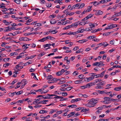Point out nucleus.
Listing matches in <instances>:
<instances>
[{
    "label": "nucleus",
    "instance_id": "nucleus-5",
    "mask_svg": "<svg viewBox=\"0 0 121 121\" xmlns=\"http://www.w3.org/2000/svg\"><path fill=\"white\" fill-rule=\"evenodd\" d=\"M103 12L100 10L98 11L97 12H96L95 13V14L97 16H98L100 15H102L103 13Z\"/></svg>",
    "mask_w": 121,
    "mask_h": 121
},
{
    "label": "nucleus",
    "instance_id": "nucleus-22",
    "mask_svg": "<svg viewBox=\"0 0 121 121\" xmlns=\"http://www.w3.org/2000/svg\"><path fill=\"white\" fill-rule=\"evenodd\" d=\"M72 27L71 26V25H69L68 26H66L63 28V29L64 30H67L69 28H70Z\"/></svg>",
    "mask_w": 121,
    "mask_h": 121
},
{
    "label": "nucleus",
    "instance_id": "nucleus-59",
    "mask_svg": "<svg viewBox=\"0 0 121 121\" xmlns=\"http://www.w3.org/2000/svg\"><path fill=\"white\" fill-rule=\"evenodd\" d=\"M62 96H66L67 95V93L66 92H63L62 93Z\"/></svg>",
    "mask_w": 121,
    "mask_h": 121
},
{
    "label": "nucleus",
    "instance_id": "nucleus-60",
    "mask_svg": "<svg viewBox=\"0 0 121 121\" xmlns=\"http://www.w3.org/2000/svg\"><path fill=\"white\" fill-rule=\"evenodd\" d=\"M24 99L19 100L17 102V103L20 102V103H22L23 102H24Z\"/></svg>",
    "mask_w": 121,
    "mask_h": 121
},
{
    "label": "nucleus",
    "instance_id": "nucleus-14",
    "mask_svg": "<svg viewBox=\"0 0 121 121\" xmlns=\"http://www.w3.org/2000/svg\"><path fill=\"white\" fill-rule=\"evenodd\" d=\"M50 23L51 24H53L56 23V21L54 19H52L50 21Z\"/></svg>",
    "mask_w": 121,
    "mask_h": 121
},
{
    "label": "nucleus",
    "instance_id": "nucleus-42",
    "mask_svg": "<svg viewBox=\"0 0 121 121\" xmlns=\"http://www.w3.org/2000/svg\"><path fill=\"white\" fill-rule=\"evenodd\" d=\"M113 32L112 31L105 33V36H107L109 35H110V33H112Z\"/></svg>",
    "mask_w": 121,
    "mask_h": 121
},
{
    "label": "nucleus",
    "instance_id": "nucleus-21",
    "mask_svg": "<svg viewBox=\"0 0 121 121\" xmlns=\"http://www.w3.org/2000/svg\"><path fill=\"white\" fill-rule=\"evenodd\" d=\"M91 83H90L87 84L85 86V87L87 88H89L91 86Z\"/></svg>",
    "mask_w": 121,
    "mask_h": 121
},
{
    "label": "nucleus",
    "instance_id": "nucleus-63",
    "mask_svg": "<svg viewBox=\"0 0 121 121\" xmlns=\"http://www.w3.org/2000/svg\"><path fill=\"white\" fill-rule=\"evenodd\" d=\"M17 81V80L16 79H15L11 83L12 84H14L15 83H16Z\"/></svg>",
    "mask_w": 121,
    "mask_h": 121
},
{
    "label": "nucleus",
    "instance_id": "nucleus-51",
    "mask_svg": "<svg viewBox=\"0 0 121 121\" xmlns=\"http://www.w3.org/2000/svg\"><path fill=\"white\" fill-rule=\"evenodd\" d=\"M107 0H101L99 2L100 3H104L106 2H106Z\"/></svg>",
    "mask_w": 121,
    "mask_h": 121
},
{
    "label": "nucleus",
    "instance_id": "nucleus-38",
    "mask_svg": "<svg viewBox=\"0 0 121 121\" xmlns=\"http://www.w3.org/2000/svg\"><path fill=\"white\" fill-rule=\"evenodd\" d=\"M78 25V24H77L75 22L72 23L71 25L72 27L73 26H77Z\"/></svg>",
    "mask_w": 121,
    "mask_h": 121
},
{
    "label": "nucleus",
    "instance_id": "nucleus-2",
    "mask_svg": "<svg viewBox=\"0 0 121 121\" xmlns=\"http://www.w3.org/2000/svg\"><path fill=\"white\" fill-rule=\"evenodd\" d=\"M105 71H104L102 73H101L100 74H97L96 75H94L95 76H98L95 77V78H97L98 77H102L104 76V74L105 73Z\"/></svg>",
    "mask_w": 121,
    "mask_h": 121
},
{
    "label": "nucleus",
    "instance_id": "nucleus-8",
    "mask_svg": "<svg viewBox=\"0 0 121 121\" xmlns=\"http://www.w3.org/2000/svg\"><path fill=\"white\" fill-rule=\"evenodd\" d=\"M88 40L87 39H84L82 40H79L78 41H77V42L79 43H82L85 42L87 41Z\"/></svg>",
    "mask_w": 121,
    "mask_h": 121
},
{
    "label": "nucleus",
    "instance_id": "nucleus-64",
    "mask_svg": "<svg viewBox=\"0 0 121 121\" xmlns=\"http://www.w3.org/2000/svg\"><path fill=\"white\" fill-rule=\"evenodd\" d=\"M98 62H95V63H94L92 65L93 66H97V65H98Z\"/></svg>",
    "mask_w": 121,
    "mask_h": 121
},
{
    "label": "nucleus",
    "instance_id": "nucleus-24",
    "mask_svg": "<svg viewBox=\"0 0 121 121\" xmlns=\"http://www.w3.org/2000/svg\"><path fill=\"white\" fill-rule=\"evenodd\" d=\"M92 77H90L89 78H85L86 79H87V82H89L91 80H92L93 79V78Z\"/></svg>",
    "mask_w": 121,
    "mask_h": 121
},
{
    "label": "nucleus",
    "instance_id": "nucleus-62",
    "mask_svg": "<svg viewBox=\"0 0 121 121\" xmlns=\"http://www.w3.org/2000/svg\"><path fill=\"white\" fill-rule=\"evenodd\" d=\"M37 103L38 104H45V103H44V100H43V101H39V102H38V103Z\"/></svg>",
    "mask_w": 121,
    "mask_h": 121
},
{
    "label": "nucleus",
    "instance_id": "nucleus-37",
    "mask_svg": "<svg viewBox=\"0 0 121 121\" xmlns=\"http://www.w3.org/2000/svg\"><path fill=\"white\" fill-rule=\"evenodd\" d=\"M35 90H32L30 91V93L31 94H36V93L35 92Z\"/></svg>",
    "mask_w": 121,
    "mask_h": 121
},
{
    "label": "nucleus",
    "instance_id": "nucleus-27",
    "mask_svg": "<svg viewBox=\"0 0 121 121\" xmlns=\"http://www.w3.org/2000/svg\"><path fill=\"white\" fill-rule=\"evenodd\" d=\"M56 96L54 98L55 99L63 98V97L61 96H58L56 95Z\"/></svg>",
    "mask_w": 121,
    "mask_h": 121
},
{
    "label": "nucleus",
    "instance_id": "nucleus-54",
    "mask_svg": "<svg viewBox=\"0 0 121 121\" xmlns=\"http://www.w3.org/2000/svg\"><path fill=\"white\" fill-rule=\"evenodd\" d=\"M103 62L102 61H100L98 63V65H97V66L100 67V66L103 63Z\"/></svg>",
    "mask_w": 121,
    "mask_h": 121
},
{
    "label": "nucleus",
    "instance_id": "nucleus-29",
    "mask_svg": "<svg viewBox=\"0 0 121 121\" xmlns=\"http://www.w3.org/2000/svg\"><path fill=\"white\" fill-rule=\"evenodd\" d=\"M51 45V44H47L44 45H43V46L44 48H45L47 47H49Z\"/></svg>",
    "mask_w": 121,
    "mask_h": 121
},
{
    "label": "nucleus",
    "instance_id": "nucleus-53",
    "mask_svg": "<svg viewBox=\"0 0 121 121\" xmlns=\"http://www.w3.org/2000/svg\"><path fill=\"white\" fill-rule=\"evenodd\" d=\"M101 81H102V80L101 79H96L95 80V83L100 82Z\"/></svg>",
    "mask_w": 121,
    "mask_h": 121
},
{
    "label": "nucleus",
    "instance_id": "nucleus-12",
    "mask_svg": "<svg viewBox=\"0 0 121 121\" xmlns=\"http://www.w3.org/2000/svg\"><path fill=\"white\" fill-rule=\"evenodd\" d=\"M75 112H71L70 114H69L67 116V118H69L71 116H72L75 114Z\"/></svg>",
    "mask_w": 121,
    "mask_h": 121
},
{
    "label": "nucleus",
    "instance_id": "nucleus-41",
    "mask_svg": "<svg viewBox=\"0 0 121 121\" xmlns=\"http://www.w3.org/2000/svg\"><path fill=\"white\" fill-rule=\"evenodd\" d=\"M93 15V14L92 15V14H90L86 17H87L88 19L91 18Z\"/></svg>",
    "mask_w": 121,
    "mask_h": 121
},
{
    "label": "nucleus",
    "instance_id": "nucleus-57",
    "mask_svg": "<svg viewBox=\"0 0 121 121\" xmlns=\"http://www.w3.org/2000/svg\"><path fill=\"white\" fill-rule=\"evenodd\" d=\"M53 77L51 75H49L48 76L47 78L48 79H51Z\"/></svg>",
    "mask_w": 121,
    "mask_h": 121
},
{
    "label": "nucleus",
    "instance_id": "nucleus-1",
    "mask_svg": "<svg viewBox=\"0 0 121 121\" xmlns=\"http://www.w3.org/2000/svg\"><path fill=\"white\" fill-rule=\"evenodd\" d=\"M89 102L90 104H91L93 106V107L94 106V105L97 103V100L94 99H92Z\"/></svg>",
    "mask_w": 121,
    "mask_h": 121
},
{
    "label": "nucleus",
    "instance_id": "nucleus-39",
    "mask_svg": "<svg viewBox=\"0 0 121 121\" xmlns=\"http://www.w3.org/2000/svg\"><path fill=\"white\" fill-rule=\"evenodd\" d=\"M88 7H90V8H88V9L86 10V12H90L91 10V8L92 7V6H89Z\"/></svg>",
    "mask_w": 121,
    "mask_h": 121
},
{
    "label": "nucleus",
    "instance_id": "nucleus-10",
    "mask_svg": "<svg viewBox=\"0 0 121 121\" xmlns=\"http://www.w3.org/2000/svg\"><path fill=\"white\" fill-rule=\"evenodd\" d=\"M24 53L22 52L20 54V55L19 56H17L16 58V59H18L22 58V56H23Z\"/></svg>",
    "mask_w": 121,
    "mask_h": 121
},
{
    "label": "nucleus",
    "instance_id": "nucleus-35",
    "mask_svg": "<svg viewBox=\"0 0 121 121\" xmlns=\"http://www.w3.org/2000/svg\"><path fill=\"white\" fill-rule=\"evenodd\" d=\"M23 92V91H19L16 93V95H20Z\"/></svg>",
    "mask_w": 121,
    "mask_h": 121
},
{
    "label": "nucleus",
    "instance_id": "nucleus-49",
    "mask_svg": "<svg viewBox=\"0 0 121 121\" xmlns=\"http://www.w3.org/2000/svg\"><path fill=\"white\" fill-rule=\"evenodd\" d=\"M6 35L7 36H15V35H13V33H10L9 34L7 35Z\"/></svg>",
    "mask_w": 121,
    "mask_h": 121
},
{
    "label": "nucleus",
    "instance_id": "nucleus-16",
    "mask_svg": "<svg viewBox=\"0 0 121 121\" xmlns=\"http://www.w3.org/2000/svg\"><path fill=\"white\" fill-rule=\"evenodd\" d=\"M82 108L83 109H82L81 110V112H82V111H83L84 112L88 111L89 110V109L88 108V109H86V108Z\"/></svg>",
    "mask_w": 121,
    "mask_h": 121
},
{
    "label": "nucleus",
    "instance_id": "nucleus-55",
    "mask_svg": "<svg viewBox=\"0 0 121 121\" xmlns=\"http://www.w3.org/2000/svg\"><path fill=\"white\" fill-rule=\"evenodd\" d=\"M69 22V20H67L66 21H65V22H63L62 23V25H65V24H66L67 23H69L68 22Z\"/></svg>",
    "mask_w": 121,
    "mask_h": 121
},
{
    "label": "nucleus",
    "instance_id": "nucleus-26",
    "mask_svg": "<svg viewBox=\"0 0 121 121\" xmlns=\"http://www.w3.org/2000/svg\"><path fill=\"white\" fill-rule=\"evenodd\" d=\"M68 107H71V108H76L77 107V106L76 105H72L68 106Z\"/></svg>",
    "mask_w": 121,
    "mask_h": 121
},
{
    "label": "nucleus",
    "instance_id": "nucleus-58",
    "mask_svg": "<svg viewBox=\"0 0 121 121\" xmlns=\"http://www.w3.org/2000/svg\"><path fill=\"white\" fill-rule=\"evenodd\" d=\"M16 93H17V92H13V93H11V95H9V96H13L14 95H15V94H16Z\"/></svg>",
    "mask_w": 121,
    "mask_h": 121
},
{
    "label": "nucleus",
    "instance_id": "nucleus-45",
    "mask_svg": "<svg viewBox=\"0 0 121 121\" xmlns=\"http://www.w3.org/2000/svg\"><path fill=\"white\" fill-rule=\"evenodd\" d=\"M10 65V64L9 63H5L3 65V66L4 67H6L7 66H8Z\"/></svg>",
    "mask_w": 121,
    "mask_h": 121
},
{
    "label": "nucleus",
    "instance_id": "nucleus-43",
    "mask_svg": "<svg viewBox=\"0 0 121 121\" xmlns=\"http://www.w3.org/2000/svg\"><path fill=\"white\" fill-rule=\"evenodd\" d=\"M83 76H84V75L83 74H81L79 75L78 76V77H79V78L80 79H83L84 78H83Z\"/></svg>",
    "mask_w": 121,
    "mask_h": 121
},
{
    "label": "nucleus",
    "instance_id": "nucleus-34",
    "mask_svg": "<svg viewBox=\"0 0 121 121\" xmlns=\"http://www.w3.org/2000/svg\"><path fill=\"white\" fill-rule=\"evenodd\" d=\"M73 88V87L71 86L68 87L66 88V90L68 91H69L71 90V89Z\"/></svg>",
    "mask_w": 121,
    "mask_h": 121
},
{
    "label": "nucleus",
    "instance_id": "nucleus-50",
    "mask_svg": "<svg viewBox=\"0 0 121 121\" xmlns=\"http://www.w3.org/2000/svg\"><path fill=\"white\" fill-rule=\"evenodd\" d=\"M97 91L98 93H99L100 94H102L103 93H104V91Z\"/></svg>",
    "mask_w": 121,
    "mask_h": 121
},
{
    "label": "nucleus",
    "instance_id": "nucleus-19",
    "mask_svg": "<svg viewBox=\"0 0 121 121\" xmlns=\"http://www.w3.org/2000/svg\"><path fill=\"white\" fill-rule=\"evenodd\" d=\"M112 29V25H111L110 26L106 27L104 29V30H108V29Z\"/></svg>",
    "mask_w": 121,
    "mask_h": 121
},
{
    "label": "nucleus",
    "instance_id": "nucleus-44",
    "mask_svg": "<svg viewBox=\"0 0 121 121\" xmlns=\"http://www.w3.org/2000/svg\"><path fill=\"white\" fill-rule=\"evenodd\" d=\"M85 4L84 3H82V4H81L79 6V7L78 8V9L82 8H83Z\"/></svg>",
    "mask_w": 121,
    "mask_h": 121
},
{
    "label": "nucleus",
    "instance_id": "nucleus-9",
    "mask_svg": "<svg viewBox=\"0 0 121 121\" xmlns=\"http://www.w3.org/2000/svg\"><path fill=\"white\" fill-rule=\"evenodd\" d=\"M105 84V83L104 81H103L101 82H100L98 83L96 85L97 86H104Z\"/></svg>",
    "mask_w": 121,
    "mask_h": 121
},
{
    "label": "nucleus",
    "instance_id": "nucleus-32",
    "mask_svg": "<svg viewBox=\"0 0 121 121\" xmlns=\"http://www.w3.org/2000/svg\"><path fill=\"white\" fill-rule=\"evenodd\" d=\"M14 1L17 4H20L21 1L20 0H14Z\"/></svg>",
    "mask_w": 121,
    "mask_h": 121
},
{
    "label": "nucleus",
    "instance_id": "nucleus-23",
    "mask_svg": "<svg viewBox=\"0 0 121 121\" xmlns=\"http://www.w3.org/2000/svg\"><path fill=\"white\" fill-rule=\"evenodd\" d=\"M108 45V44L106 42H104L103 43H102V45L104 46V48L105 47Z\"/></svg>",
    "mask_w": 121,
    "mask_h": 121
},
{
    "label": "nucleus",
    "instance_id": "nucleus-48",
    "mask_svg": "<svg viewBox=\"0 0 121 121\" xmlns=\"http://www.w3.org/2000/svg\"><path fill=\"white\" fill-rule=\"evenodd\" d=\"M45 54V52H42L40 54H39L38 55V56H43V55H44Z\"/></svg>",
    "mask_w": 121,
    "mask_h": 121
},
{
    "label": "nucleus",
    "instance_id": "nucleus-46",
    "mask_svg": "<svg viewBox=\"0 0 121 121\" xmlns=\"http://www.w3.org/2000/svg\"><path fill=\"white\" fill-rule=\"evenodd\" d=\"M68 85L67 84H65L61 85L60 87L62 88H64L65 87L68 86Z\"/></svg>",
    "mask_w": 121,
    "mask_h": 121
},
{
    "label": "nucleus",
    "instance_id": "nucleus-56",
    "mask_svg": "<svg viewBox=\"0 0 121 121\" xmlns=\"http://www.w3.org/2000/svg\"><path fill=\"white\" fill-rule=\"evenodd\" d=\"M42 105H38L37 104L36 105L34 106V107L35 108H36L38 107H41Z\"/></svg>",
    "mask_w": 121,
    "mask_h": 121
},
{
    "label": "nucleus",
    "instance_id": "nucleus-36",
    "mask_svg": "<svg viewBox=\"0 0 121 121\" xmlns=\"http://www.w3.org/2000/svg\"><path fill=\"white\" fill-rule=\"evenodd\" d=\"M90 28L92 29V28L94 27L95 26V25L94 24H92V23H90Z\"/></svg>",
    "mask_w": 121,
    "mask_h": 121
},
{
    "label": "nucleus",
    "instance_id": "nucleus-4",
    "mask_svg": "<svg viewBox=\"0 0 121 121\" xmlns=\"http://www.w3.org/2000/svg\"><path fill=\"white\" fill-rule=\"evenodd\" d=\"M24 81H25V80H22L21 82H18L16 85L17 86L15 88V89H16L19 87L20 86V84L22 82H24Z\"/></svg>",
    "mask_w": 121,
    "mask_h": 121
},
{
    "label": "nucleus",
    "instance_id": "nucleus-25",
    "mask_svg": "<svg viewBox=\"0 0 121 121\" xmlns=\"http://www.w3.org/2000/svg\"><path fill=\"white\" fill-rule=\"evenodd\" d=\"M104 99V100H107V101H109L111 100L110 99L109 97H105Z\"/></svg>",
    "mask_w": 121,
    "mask_h": 121
},
{
    "label": "nucleus",
    "instance_id": "nucleus-30",
    "mask_svg": "<svg viewBox=\"0 0 121 121\" xmlns=\"http://www.w3.org/2000/svg\"><path fill=\"white\" fill-rule=\"evenodd\" d=\"M121 88L120 86L118 87H115L114 88V90L116 91H119L121 90Z\"/></svg>",
    "mask_w": 121,
    "mask_h": 121
},
{
    "label": "nucleus",
    "instance_id": "nucleus-6",
    "mask_svg": "<svg viewBox=\"0 0 121 121\" xmlns=\"http://www.w3.org/2000/svg\"><path fill=\"white\" fill-rule=\"evenodd\" d=\"M38 33L37 32H33L32 33H26L24 35H25L26 36H28L29 35H30L31 34H38Z\"/></svg>",
    "mask_w": 121,
    "mask_h": 121
},
{
    "label": "nucleus",
    "instance_id": "nucleus-3",
    "mask_svg": "<svg viewBox=\"0 0 121 121\" xmlns=\"http://www.w3.org/2000/svg\"><path fill=\"white\" fill-rule=\"evenodd\" d=\"M49 39V36L45 37L44 38L42 39H39L38 40V41L40 42H43L45 41L46 39Z\"/></svg>",
    "mask_w": 121,
    "mask_h": 121
},
{
    "label": "nucleus",
    "instance_id": "nucleus-28",
    "mask_svg": "<svg viewBox=\"0 0 121 121\" xmlns=\"http://www.w3.org/2000/svg\"><path fill=\"white\" fill-rule=\"evenodd\" d=\"M66 72V71L64 69H62L60 71V74L61 75L63 73Z\"/></svg>",
    "mask_w": 121,
    "mask_h": 121
},
{
    "label": "nucleus",
    "instance_id": "nucleus-20",
    "mask_svg": "<svg viewBox=\"0 0 121 121\" xmlns=\"http://www.w3.org/2000/svg\"><path fill=\"white\" fill-rule=\"evenodd\" d=\"M47 112V111H46L41 110L40 111L39 113H40L43 114L44 113H46Z\"/></svg>",
    "mask_w": 121,
    "mask_h": 121
},
{
    "label": "nucleus",
    "instance_id": "nucleus-7",
    "mask_svg": "<svg viewBox=\"0 0 121 121\" xmlns=\"http://www.w3.org/2000/svg\"><path fill=\"white\" fill-rule=\"evenodd\" d=\"M56 78H53L51 80H49L48 81V82L49 83H54V82L56 81Z\"/></svg>",
    "mask_w": 121,
    "mask_h": 121
},
{
    "label": "nucleus",
    "instance_id": "nucleus-18",
    "mask_svg": "<svg viewBox=\"0 0 121 121\" xmlns=\"http://www.w3.org/2000/svg\"><path fill=\"white\" fill-rule=\"evenodd\" d=\"M85 106L89 107H93V106L91 104H90L89 101V102L88 104H87L85 105Z\"/></svg>",
    "mask_w": 121,
    "mask_h": 121
},
{
    "label": "nucleus",
    "instance_id": "nucleus-13",
    "mask_svg": "<svg viewBox=\"0 0 121 121\" xmlns=\"http://www.w3.org/2000/svg\"><path fill=\"white\" fill-rule=\"evenodd\" d=\"M84 31V30L83 29L80 28L78 29V31L79 33H82Z\"/></svg>",
    "mask_w": 121,
    "mask_h": 121
},
{
    "label": "nucleus",
    "instance_id": "nucleus-61",
    "mask_svg": "<svg viewBox=\"0 0 121 121\" xmlns=\"http://www.w3.org/2000/svg\"><path fill=\"white\" fill-rule=\"evenodd\" d=\"M70 41L69 40H66L65 41V43L66 44L69 43Z\"/></svg>",
    "mask_w": 121,
    "mask_h": 121
},
{
    "label": "nucleus",
    "instance_id": "nucleus-11",
    "mask_svg": "<svg viewBox=\"0 0 121 121\" xmlns=\"http://www.w3.org/2000/svg\"><path fill=\"white\" fill-rule=\"evenodd\" d=\"M81 99L80 98H78L76 99H73L71 101V102L72 103H73L74 102H77V101H79Z\"/></svg>",
    "mask_w": 121,
    "mask_h": 121
},
{
    "label": "nucleus",
    "instance_id": "nucleus-15",
    "mask_svg": "<svg viewBox=\"0 0 121 121\" xmlns=\"http://www.w3.org/2000/svg\"><path fill=\"white\" fill-rule=\"evenodd\" d=\"M8 10H10V12L9 13H8L9 14H14V12H13L14 11V9H8Z\"/></svg>",
    "mask_w": 121,
    "mask_h": 121
},
{
    "label": "nucleus",
    "instance_id": "nucleus-52",
    "mask_svg": "<svg viewBox=\"0 0 121 121\" xmlns=\"http://www.w3.org/2000/svg\"><path fill=\"white\" fill-rule=\"evenodd\" d=\"M89 28H90V27H89L88 28H86V29L85 30H84V29H83V30H84V31L86 30L87 31H91V30H92V29H90Z\"/></svg>",
    "mask_w": 121,
    "mask_h": 121
},
{
    "label": "nucleus",
    "instance_id": "nucleus-40",
    "mask_svg": "<svg viewBox=\"0 0 121 121\" xmlns=\"http://www.w3.org/2000/svg\"><path fill=\"white\" fill-rule=\"evenodd\" d=\"M25 120L26 121H31L32 120V119L31 118L28 117Z\"/></svg>",
    "mask_w": 121,
    "mask_h": 121
},
{
    "label": "nucleus",
    "instance_id": "nucleus-33",
    "mask_svg": "<svg viewBox=\"0 0 121 121\" xmlns=\"http://www.w3.org/2000/svg\"><path fill=\"white\" fill-rule=\"evenodd\" d=\"M83 51V50L82 49H81L79 50H78L77 51H76V53H79Z\"/></svg>",
    "mask_w": 121,
    "mask_h": 121
},
{
    "label": "nucleus",
    "instance_id": "nucleus-31",
    "mask_svg": "<svg viewBox=\"0 0 121 121\" xmlns=\"http://www.w3.org/2000/svg\"><path fill=\"white\" fill-rule=\"evenodd\" d=\"M10 59L9 58H5L3 59V61L5 62H6L7 61H9Z\"/></svg>",
    "mask_w": 121,
    "mask_h": 121
},
{
    "label": "nucleus",
    "instance_id": "nucleus-17",
    "mask_svg": "<svg viewBox=\"0 0 121 121\" xmlns=\"http://www.w3.org/2000/svg\"><path fill=\"white\" fill-rule=\"evenodd\" d=\"M91 3H93V5L95 6H96L98 5L99 3V2H97L96 1H94V2H93Z\"/></svg>",
    "mask_w": 121,
    "mask_h": 121
},
{
    "label": "nucleus",
    "instance_id": "nucleus-47",
    "mask_svg": "<svg viewBox=\"0 0 121 121\" xmlns=\"http://www.w3.org/2000/svg\"><path fill=\"white\" fill-rule=\"evenodd\" d=\"M65 81H60V82H59L58 84H64L65 83Z\"/></svg>",
    "mask_w": 121,
    "mask_h": 121
}]
</instances>
